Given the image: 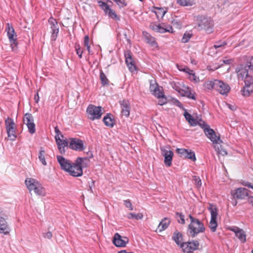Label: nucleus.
Returning a JSON list of instances; mask_svg holds the SVG:
<instances>
[{
	"mask_svg": "<svg viewBox=\"0 0 253 253\" xmlns=\"http://www.w3.org/2000/svg\"><path fill=\"white\" fill-rule=\"evenodd\" d=\"M238 78L246 77V83H251L253 81V56L246 58V63L241 64L236 69Z\"/></svg>",
	"mask_w": 253,
	"mask_h": 253,
	"instance_id": "1",
	"label": "nucleus"
},
{
	"mask_svg": "<svg viewBox=\"0 0 253 253\" xmlns=\"http://www.w3.org/2000/svg\"><path fill=\"white\" fill-rule=\"evenodd\" d=\"M189 217L190 223L187 228V235L192 238L195 237L198 234L205 231L204 224L198 218L193 217L189 214Z\"/></svg>",
	"mask_w": 253,
	"mask_h": 253,
	"instance_id": "2",
	"label": "nucleus"
},
{
	"mask_svg": "<svg viewBox=\"0 0 253 253\" xmlns=\"http://www.w3.org/2000/svg\"><path fill=\"white\" fill-rule=\"evenodd\" d=\"M197 24L199 30H204L208 34H211L213 31V23L211 17L199 16L197 18Z\"/></svg>",
	"mask_w": 253,
	"mask_h": 253,
	"instance_id": "3",
	"label": "nucleus"
},
{
	"mask_svg": "<svg viewBox=\"0 0 253 253\" xmlns=\"http://www.w3.org/2000/svg\"><path fill=\"white\" fill-rule=\"evenodd\" d=\"M208 209L210 211L211 214V219L209 224V227L212 232H214L216 230L217 226V209L215 206L212 204H210Z\"/></svg>",
	"mask_w": 253,
	"mask_h": 253,
	"instance_id": "4",
	"label": "nucleus"
},
{
	"mask_svg": "<svg viewBox=\"0 0 253 253\" xmlns=\"http://www.w3.org/2000/svg\"><path fill=\"white\" fill-rule=\"evenodd\" d=\"M86 112L88 114V118L92 121L100 119L103 114L101 107L93 105H89L88 106Z\"/></svg>",
	"mask_w": 253,
	"mask_h": 253,
	"instance_id": "5",
	"label": "nucleus"
},
{
	"mask_svg": "<svg viewBox=\"0 0 253 253\" xmlns=\"http://www.w3.org/2000/svg\"><path fill=\"white\" fill-rule=\"evenodd\" d=\"M169 145L160 147V150L162 156L164 157V163L167 167L171 165L172 160L173 156V152L170 150Z\"/></svg>",
	"mask_w": 253,
	"mask_h": 253,
	"instance_id": "6",
	"label": "nucleus"
},
{
	"mask_svg": "<svg viewBox=\"0 0 253 253\" xmlns=\"http://www.w3.org/2000/svg\"><path fill=\"white\" fill-rule=\"evenodd\" d=\"M214 89L218 91L221 94L227 95L230 90L229 85L221 81L215 80L212 83Z\"/></svg>",
	"mask_w": 253,
	"mask_h": 253,
	"instance_id": "7",
	"label": "nucleus"
},
{
	"mask_svg": "<svg viewBox=\"0 0 253 253\" xmlns=\"http://www.w3.org/2000/svg\"><path fill=\"white\" fill-rule=\"evenodd\" d=\"M199 243L197 240H193L186 242H183L180 244V248L183 252L190 253L198 249Z\"/></svg>",
	"mask_w": 253,
	"mask_h": 253,
	"instance_id": "8",
	"label": "nucleus"
},
{
	"mask_svg": "<svg viewBox=\"0 0 253 253\" xmlns=\"http://www.w3.org/2000/svg\"><path fill=\"white\" fill-rule=\"evenodd\" d=\"M69 147L71 149L78 151H82L84 149V141L76 138H70Z\"/></svg>",
	"mask_w": 253,
	"mask_h": 253,
	"instance_id": "9",
	"label": "nucleus"
},
{
	"mask_svg": "<svg viewBox=\"0 0 253 253\" xmlns=\"http://www.w3.org/2000/svg\"><path fill=\"white\" fill-rule=\"evenodd\" d=\"M8 28L7 29V35L10 42V46L13 50L16 49L17 42L16 35L15 33L14 30L12 27H10L9 24H7Z\"/></svg>",
	"mask_w": 253,
	"mask_h": 253,
	"instance_id": "10",
	"label": "nucleus"
},
{
	"mask_svg": "<svg viewBox=\"0 0 253 253\" xmlns=\"http://www.w3.org/2000/svg\"><path fill=\"white\" fill-rule=\"evenodd\" d=\"M249 190L245 188L240 187L231 192L234 199H244L249 196Z\"/></svg>",
	"mask_w": 253,
	"mask_h": 253,
	"instance_id": "11",
	"label": "nucleus"
},
{
	"mask_svg": "<svg viewBox=\"0 0 253 253\" xmlns=\"http://www.w3.org/2000/svg\"><path fill=\"white\" fill-rule=\"evenodd\" d=\"M205 133L213 143L219 144L222 142L219 135H217L212 129L211 128H205Z\"/></svg>",
	"mask_w": 253,
	"mask_h": 253,
	"instance_id": "12",
	"label": "nucleus"
},
{
	"mask_svg": "<svg viewBox=\"0 0 253 253\" xmlns=\"http://www.w3.org/2000/svg\"><path fill=\"white\" fill-rule=\"evenodd\" d=\"M128 241L127 237H122L119 233H116L113 237V243L116 247H125Z\"/></svg>",
	"mask_w": 253,
	"mask_h": 253,
	"instance_id": "13",
	"label": "nucleus"
},
{
	"mask_svg": "<svg viewBox=\"0 0 253 253\" xmlns=\"http://www.w3.org/2000/svg\"><path fill=\"white\" fill-rule=\"evenodd\" d=\"M176 151L181 157L189 159L193 161H195L196 160L194 152L191 150L177 148Z\"/></svg>",
	"mask_w": 253,
	"mask_h": 253,
	"instance_id": "14",
	"label": "nucleus"
},
{
	"mask_svg": "<svg viewBox=\"0 0 253 253\" xmlns=\"http://www.w3.org/2000/svg\"><path fill=\"white\" fill-rule=\"evenodd\" d=\"M57 160L62 169L68 172L73 163L61 156H57Z\"/></svg>",
	"mask_w": 253,
	"mask_h": 253,
	"instance_id": "15",
	"label": "nucleus"
},
{
	"mask_svg": "<svg viewBox=\"0 0 253 253\" xmlns=\"http://www.w3.org/2000/svg\"><path fill=\"white\" fill-rule=\"evenodd\" d=\"M68 172L69 174L74 177L81 176L83 175V169L81 167L77 164L76 162L73 163L71 168L70 169Z\"/></svg>",
	"mask_w": 253,
	"mask_h": 253,
	"instance_id": "16",
	"label": "nucleus"
},
{
	"mask_svg": "<svg viewBox=\"0 0 253 253\" xmlns=\"http://www.w3.org/2000/svg\"><path fill=\"white\" fill-rule=\"evenodd\" d=\"M121 108V113L123 115L128 117L130 114V105L127 100H123L120 101Z\"/></svg>",
	"mask_w": 253,
	"mask_h": 253,
	"instance_id": "17",
	"label": "nucleus"
},
{
	"mask_svg": "<svg viewBox=\"0 0 253 253\" xmlns=\"http://www.w3.org/2000/svg\"><path fill=\"white\" fill-rule=\"evenodd\" d=\"M55 138L60 153L62 154H64L65 152V147L68 146V141L66 139H61L58 135H55Z\"/></svg>",
	"mask_w": 253,
	"mask_h": 253,
	"instance_id": "18",
	"label": "nucleus"
},
{
	"mask_svg": "<svg viewBox=\"0 0 253 253\" xmlns=\"http://www.w3.org/2000/svg\"><path fill=\"white\" fill-rule=\"evenodd\" d=\"M239 79H241L242 80H244L245 83V86L241 90V93L244 96H249L252 92H253V89H250V85L253 84V81L251 82V83L247 84L246 83V77L245 78H238Z\"/></svg>",
	"mask_w": 253,
	"mask_h": 253,
	"instance_id": "19",
	"label": "nucleus"
},
{
	"mask_svg": "<svg viewBox=\"0 0 253 253\" xmlns=\"http://www.w3.org/2000/svg\"><path fill=\"white\" fill-rule=\"evenodd\" d=\"M126 63L129 70L133 71L135 69L134 61L132 58L131 53L127 51L125 53Z\"/></svg>",
	"mask_w": 253,
	"mask_h": 253,
	"instance_id": "20",
	"label": "nucleus"
},
{
	"mask_svg": "<svg viewBox=\"0 0 253 253\" xmlns=\"http://www.w3.org/2000/svg\"><path fill=\"white\" fill-rule=\"evenodd\" d=\"M143 36L144 41L149 43L151 46L155 48L158 46L157 43L156 42L155 39L151 36L149 33L146 32H143Z\"/></svg>",
	"mask_w": 253,
	"mask_h": 253,
	"instance_id": "21",
	"label": "nucleus"
},
{
	"mask_svg": "<svg viewBox=\"0 0 253 253\" xmlns=\"http://www.w3.org/2000/svg\"><path fill=\"white\" fill-rule=\"evenodd\" d=\"M10 231V228L5 219L0 216V233L7 235L9 233Z\"/></svg>",
	"mask_w": 253,
	"mask_h": 253,
	"instance_id": "22",
	"label": "nucleus"
},
{
	"mask_svg": "<svg viewBox=\"0 0 253 253\" xmlns=\"http://www.w3.org/2000/svg\"><path fill=\"white\" fill-rule=\"evenodd\" d=\"M49 22L51 24V28L52 30L51 38L52 40H55L59 32V28L57 25V23L53 18H50L49 20Z\"/></svg>",
	"mask_w": 253,
	"mask_h": 253,
	"instance_id": "23",
	"label": "nucleus"
},
{
	"mask_svg": "<svg viewBox=\"0 0 253 253\" xmlns=\"http://www.w3.org/2000/svg\"><path fill=\"white\" fill-rule=\"evenodd\" d=\"M39 182L34 178H29L25 180V184L30 191L33 190L35 187L39 185Z\"/></svg>",
	"mask_w": 253,
	"mask_h": 253,
	"instance_id": "24",
	"label": "nucleus"
},
{
	"mask_svg": "<svg viewBox=\"0 0 253 253\" xmlns=\"http://www.w3.org/2000/svg\"><path fill=\"white\" fill-rule=\"evenodd\" d=\"M170 222V220L169 218H168L167 217L164 218L159 223V225L157 228V230H158L159 232H161L163 230H165L166 229L168 228Z\"/></svg>",
	"mask_w": 253,
	"mask_h": 253,
	"instance_id": "25",
	"label": "nucleus"
},
{
	"mask_svg": "<svg viewBox=\"0 0 253 253\" xmlns=\"http://www.w3.org/2000/svg\"><path fill=\"white\" fill-rule=\"evenodd\" d=\"M150 90L157 97H160L163 96V92L160 91L157 84H151L150 85Z\"/></svg>",
	"mask_w": 253,
	"mask_h": 253,
	"instance_id": "26",
	"label": "nucleus"
},
{
	"mask_svg": "<svg viewBox=\"0 0 253 253\" xmlns=\"http://www.w3.org/2000/svg\"><path fill=\"white\" fill-rule=\"evenodd\" d=\"M180 94L183 96H186L193 100L196 99L194 93H193L191 91L190 88L188 87H186L185 89H182V90L180 91Z\"/></svg>",
	"mask_w": 253,
	"mask_h": 253,
	"instance_id": "27",
	"label": "nucleus"
},
{
	"mask_svg": "<svg viewBox=\"0 0 253 253\" xmlns=\"http://www.w3.org/2000/svg\"><path fill=\"white\" fill-rule=\"evenodd\" d=\"M75 161L77 164L79 165L82 169L83 168L86 167L89 163V160L87 157H78Z\"/></svg>",
	"mask_w": 253,
	"mask_h": 253,
	"instance_id": "28",
	"label": "nucleus"
},
{
	"mask_svg": "<svg viewBox=\"0 0 253 253\" xmlns=\"http://www.w3.org/2000/svg\"><path fill=\"white\" fill-rule=\"evenodd\" d=\"M172 238L175 243L180 247V244L183 243L182 242L183 238L182 234L180 232L176 231L174 232Z\"/></svg>",
	"mask_w": 253,
	"mask_h": 253,
	"instance_id": "29",
	"label": "nucleus"
},
{
	"mask_svg": "<svg viewBox=\"0 0 253 253\" xmlns=\"http://www.w3.org/2000/svg\"><path fill=\"white\" fill-rule=\"evenodd\" d=\"M112 115L111 114H107L103 119L104 124L109 127H113L114 126V120L112 118Z\"/></svg>",
	"mask_w": 253,
	"mask_h": 253,
	"instance_id": "30",
	"label": "nucleus"
},
{
	"mask_svg": "<svg viewBox=\"0 0 253 253\" xmlns=\"http://www.w3.org/2000/svg\"><path fill=\"white\" fill-rule=\"evenodd\" d=\"M5 124L6 130L15 129V123L11 118H7L5 121Z\"/></svg>",
	"mask_w": 253,
	"mask_h": 253,
	"instance_id": "31",
	"label": "nucleus"
},
{
	"mask_svg": "<svg viewBox=\"0 0 253 253\" xmlns=\"http://www.w3.org/2000/svg\"><path fill=\"white\" fill-rule=\"evenodd\" d=\"M177 3L182 6H191L195 4L194 0H177Z\"/></svg>",
	"mask_w": 253,
	"mask_h": 253,
	"instance_id": "32",
	"label": "nucleus"
},
{
	"mask_svg": "<svg viewBox=\"0 0 253 253\" xmlns=\"http://www.w3.org/2000/svg\"><path fill=\"white\" fill-rule=\"evenodd\" d=\"M235 235L242 243L246 242V235L245 232L243 229H240L238 231H236Z\"/></svg>",
	"mask_w": 253,
	"mask_h": 253,
	"instance_id": "33",
	"label": "nucleus"
},
{
	"mask_svg": "<svg viewBox=\"0 0 253 253\" xmlns=\"http://www.w3.org/2000/svg\"><path fill=\"white\" fill-rule=\"evenodd\" d=\"M34 192L38 195L44 196L45 190L41 183H39V185L35 187L33 190Z\"/></svg>",
	"mask_w": 253,
	"mask_h": 253,
	"instance_id": "34",
	"label": "nucleus"
},
{
	"mask_svg": "<svg viewBox=\"0 0 253 253\" xmlns=\"http://www.w3.org/2000/svg\"><path fill=\"white\" fill-rule=\"evenodd\" d=\"M24 123L26 125L29 123H34V118L30 113H26L23 118Z\"/></svg>",
	"mask_w": 253,
	"mask_h": 253,
	"instance_id": "35",
	"label": "nucleus"
},
{
	"mask_svg": "<svg viewBox=\"0 0 253 253\" xmlns=\"http://www.w3.org/2000/svg\"><path fill=\"white\" fill-rule=\"evenodd\" d=\"M44 154L45 151L43 148L41 147L39 152V159L44 166H46L47 164L45 160Z\"/></svg>",
	"mask_w": 253,
	"mask_h": 253,
	"instance_id": "36",
	"label": "nucleus"
},
{
	"mask_svg": "<svg viewBox=\"0 0 253 253\" xmlns=\"http://www.w3.org/2000/svg\"><path fill=\"white\" fill-rule=\"evenodd\" d=\"M127 217L128 219H135L136 220H138L142 218L143 214L141 213H138L137 214L129 213L127 215Z\"/></svg>",
	"mask_w": 253,
	"mask_h": 253,
	"instance_id": "37",
	"label": "nucleus"
},
{
	"mask_svg": "<svg viewBox=\"0 0 253 253\" xmlns=\"http://www.w3.org/2000/svg\"><path fill=\"white\" fill-rule=\"evenodd\" d=\"M6 132L8 137L10 140L14 141L15 140L17 137L15 134V129L6 130Z\"/></svg>",
	"mask_w": 253,
	"mask_h": 253,
	"instance_id": "38",
	"label": "nucleus"
},
{
	"mask_svg": "<svg viewBox=\"0 0 253 253\" xmlns=\"http://www.w3.org/2000/svg\"><path fill=\"white\" fill-rule=\"evenodd\" d=\"M192 34L190 32H185L181 39V42L183 43H186L189 41L190 39L191 38Z\"/></svg>",
	"mask_w": 253,
	"mask_h": 253,
	"instance_id": "39",
	"label": "nucleus"
},
{
	"mask_svg": "<svg viewBox=\"0 0 253 253\" xmlns=\"http://www.w3.org/2000/svg\"><path fill=\"white\" fill-rule=\"evenodd\" d=\"M100 78L101 81V83L103 85L108 84L109 81L107 79L105 74L102 71L100 72Z\"/></svg>",
	"mask_w": 253,
	"mask_h": 253,
	"instance_id": "40",
	"label": "nucleus"
},
{
	"mask_svg": "<svg viewBox=\"0 0 253 253\" xmlns=\"http://www.w3.org/2000/svg\"><path fill=\"white\" fill-rule=\"evenodd\" d=\"M98 3L99 4V6L102 8L105 13H107L110 9L109 6L106 3L102 1H98Z\"/></svg>",
	"mask_w": 253,
	"mask_h": 253,
	"instance_id": "41",
	"label": "nucleus"
},
{
	"mask_svg": "<svg viewBox=\"0 0 253 253\" xmlns=\"http://www.w3.org/2000/svg\"><path fill=\"white\" fill-rule=\"evenodd\" d=\"M26 125L28 128L29 132L31 134H33L36 132V126L34 122L26 124Z\"/></svg>",
	"mask_w": 253,
	"mask_h": 253,
	"instance_id": "42",
	"label": "nucleus"
},
{
	"mask_svg": "<svg viewBox=\"0 0 253 253\" xmlns=\"http://www.w3.org/2000/svg\"><path fill=\"white\" fill-rule=\"evenodd\" d=\"M117 4L120 7H124L127 5L126 0H114Z\"/></svg>",
	"mask_w": 253,
	"mask_h": 253,
	"instance_id": "43",
	"label": "nucleus"
},
{
	"mask_svg": "<svg viewBox=\"0 0 253 253\" xmlns=\"http://www.w3.org/2000/svg\"><path fill=\"white\" fill-rule=\"evenodd\" d=\"M177 217L179 218L178 220V222L181 224H185V219L184 216L181 213H176Z\"/></svg>",
	"mask_w": 253,
	"mask_h": 253,
	"instance_id": "44",
	"label": "nucleus"
},
{
	"mask_svg": "<svg viewBox=\"0 0 253 253\" xmlns=\"http://www.w3.org/2000/svg\"><path fill=\"white\" fill-rule=\"evenodd\" d=\"M226 44V42H225L218 41L215 42V43L213 45V47L215 49H217L218 48L222 47V46L225 45Z\"/></svg>",
	"mask_w": 253,
	"mask_h": 253,
	"instance_id": "45",
	"label": "nucleus"
},
{
	"mask_svg": "<svg viewBox=\"0 0 253 253\" xmlns=\"http://www.w3.org/2000/svg\"><path fill=\"white\" fill-rule=\"evenodd\" d=\"M159 99L158 104L162 106L167 103V98L165 96V95L163 93V96L160 97H157Z\"/></svg>",
	"mask_w": 253,
	"mask_h": 253,
	"instance_id": "46",
	"label": "nucleus"
},
{
	"mask_svg": "<svg viewBox=\"0 0 253 253\" xmlns=\"http://www.w3.org/2000/svg\"><path fill=\"white\" fill-rule=\"evenodd\" d=\"M75 48L77 52V54L78 55L79 57L80 58H81L82 57V54L83 53V51L81 49L80 45L79 44L76 43Z\"/></svg>",
	"mask_w": 253,
	"mask_h": 253,
	"instance_id": "47",
	"label": "nucleus"
},
{
	"mask_svg": "<svg viewBox=\"0 0 253 253\" xmlns=\"http://www.w3.org/2000/svg\"><path fill=\"white\" fill-rule=\"evenodd\" d=\"M158 11L156 12V14L157 16L159 17V16H161L163 17L166 13V11L164 10L162 8H158Z\"/></svg>",
	"mask_w": 253,
	"mask_h": 253,
	"instance_id": "48",
	"label": "nucleus"
},
{
	"mask_svg": "<svg viewBox=\"0 0 253 253\" xmlns=\"http://www.w3.org/2000/svg\"><path fill=\"white\" fill-rule=\"evenodd\" d=\"M197 125H199L200 126H201V127L204 129V131L205 128H210L209 125L207 124L205 122L201 120H200L198 122Z\"/></svg>",
	"mask_w": 253,
	"mask_h": 253,
	"instance_id": "49",
	"label": "nucleus"
},
{
	"mask_svg": "<svg viewBox=\"0 0 253 253\" xmlns=\"http://www.w3.org/2000/svg\"><path fill=\"white\" fill-rule=\"evenodd\" d=\"M193 180L194 181L195 184H196L197 186V187H199L201 185V180L199 177L197 176H193Z\"/></svg>",
	"mask_w": 253,
	"mask_h": 253,
	"instance_id": "50",
	"label": "nucleus"
},
{
	"mask_svg": "<svg viewBox=\"0 0 253 253\" xmlns=\"http://www.w3.org/2000/svg\"><path fill=\"white\" fill-rule=\"evenodd\" d=\"M106 14H108L109 16L112 18L116 19L117 18V15L116 14L115 11L111 8Z\"/></svg>",
	"mask_w": 253,
	"mask_h": 253,
	"instance_id": "51",
	"label": "nucleus"
},
{
	"mask_svg": "<svg viewBox=\"0 0 253 253\" xmlns=\"http://www.w3.org/2000/svg\"><path fill=\"white\" fill-rule=\"evenodd\" d=\"M189 78L191 81H194L195 82H198L199 81V79L198 77H197L195 75V73L192 72V74H190L189 75Z\"/></svg>",
	"mask_w": 253,
	"mask_h": 253,
	"instance_id": "52",
	"label": "nucleus"
},
{
	"mask_svg": "<svg viewBox=\"0 0 253 253\" xmlns=\"http://www.w3.org/2000/svg\"><path fill=\"white\" fill-rule=\"evenodd\" d=\"M124 203L126 207L129 209V210H132L133 208L132 206V204L129 200H126L124 201Z\"/></svg>",
	"mask_w": 253,
	"mask_h": 253,
	"instance_id": "53",
	"label": "nucleus"
},
{
	"mask_svg": "<svg viewBox=\"0 0 253 253\" xmlns=\"http://www.w3.org/2000/svg\"><path fill=\"white\" fill-rule=\"evenodd\" d=\"M158 29L157 30V32L161 33H164L166 32H170V30H166V29L162 27L160 24H158Z\"/></svg>",
	"mask_w": 253,
	"mask_h": 253,
	"instance_id": "54",
	"label": "nucleus"
},
{
	"mask_svg": "<svg viewBox=\"0 0 253 253\" xmlns=\"http://www.w3.org/2000/svg\"><path fill=\"white\" fill-rule=\"evenodd\" d=\"M184 116L186 119V120L189 122L191 119L193 118V117L188 113L186 110H185V112L184 113Z\"/></svg>",
	"mask_w": 253,
	"mask_h": 253,
	"instance_id": "55",
	"label": "nucleus"
},
{
	"mask_svg": "<svg viewBox=\"0 0 253 253\" xmlns=\"http://www.w3.org/2000/svg\"><path fill=\"white\" fill-rule=\"evenodd\" d=\"M172 86L173 88L174 89H175V90H176L179 93H180V91H181L182 89L176 83H173L172 84Z\"/></svg>",
	"mask_w": 253,
	"mask_h": 253,
	"instance_id": "56",
	"label": "nucleus"
},
{
	"mask_svg": "<svg viewBox=\"0 0 253 253\" xmlns=\"http://www.w3.org/2000/svg\"><path fill=\"white\" fill-rule=\"evenodd\" d=\"M174 104L176 106H177L179 107L180 108H181V109H183V110H185V109L183 108L182 104V103H181L179 100H175L174 101Z\"/></svg>",
	"mask_w": 253,
	"mask_h": 253,
	"instance_id": "57",
	"label": "nucleus"
},
{
	"mask_svg": "<svg viewBox=\"0 0 253 253\" xmlns=\"http://www.w3.org/2000/svg\"><path fill=\"white\" fill-rule=\"evenodd\" d=\"M180 70L181 71H183L187 73H188L189 75L190 74H192V72H193V71L190 69L188 67H184V68L183 69H180Z\"/></svg>",
	"mask_w": 253,
	"mask_h": 253,
	"instance_id": "58",
	"label": "nucleus"
},
{
	"mask_svg": "<svg viewBox=\"0 0 253 253\" xmlns=\"http://www.w3.org/2000/svg\"><path fill=\"white\" fill-rule=\"evenodd\" d=\"M158 25L156 24H155L154 23H152L150 25V28L152 30H154L155 31H156V32H157V30L158 29Z\"/></svg>",
	"mask_w": 253,
	"mask_h": 253,
	"instance_id": "59",
	"label": "nucleus"
},
{
	"mask_svg": "<svg viewBox=\"0 0 253 253\" xmlns=\"http://www.w3.org/2000/svg\"><path fill=\"white\" fill-rule=\"evenodd\" d=\"M198 122L196 120H195L193 117L191 119L189 124L192 126H195L197 125Z\"/></svg>",
	"mask_w": 253,
	"mask_h": 253,
	"instance_id": "60",
	"label": "nucleus"
},
{
	"mask_svg": "<svg viewBox=\"0 0 253 253\" xmlns=\"http://www.w3.org/2000/svg\"><path fill=\"white\" fill-rule=\"evenodd\" d=\"M52 236V233L50 231L47 232V233L43 234V237L45 238H47V239H50L51 238Z\"/></svg>",
	"mask_w": 253,
	"mask_h": 253,
	"instance_id": "61",
	"label": "nucleus"
},
{
	"mask_svg": "<svg viewBox=\"0 0 253 253\" xmlns=\"http://www.w3.org/2000/svg\"><path fill=\"white\" fill-rule=\"evenodd\" d=\"M84 45L85 46L89 45V37L88 36H85L84 38Z\"/></svg>",
	"mask_w": 253,
	"mask_h": 253,
	"instance_id": "62",
	"label": "nucleus"
},
{
	"mask_svg": "<svg viewBox=\"0 0 253 253\" xmlns=\"http://www.w3.org/2000/svg\"><path fill=\"white\" fill-rule=\"evenodd\" d=\"M218 154L222 156H225L227 154V151L224 149H221L218 151Z\"/></svg>",
	"mask_w": 253,
	"mask_h": 253,
	"instance_id": "63",
	"label": "nucleus"
},
{
	"mask_svg": "<svg viewBox=\"0 0 253 253\" xmlns=\"http://www.w3.org/2000/svg\"><path fill=\"white\" fill-rule=\"evenodd\" d=\"M248 202L253 206V196H248Z\"/></svg>",
	"mask_w": 253,
	"mask_h": 253,
	"instance_id": "64",
	"label": "nucleus"
}]
</instances>
